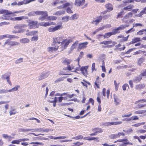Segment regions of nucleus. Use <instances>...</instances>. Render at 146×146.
Masks as SVG:
<instances>
[{
  "instance_id": "nucleus-1",
  "label": "nucleus",
  "mask_w": 146,
  "mask_h": 146,
  "mask_svg": "<svg viewBox=\"0 0 146 146\" xmlns=\"http://www.w3.org/2000/svg\"><path fill=\"white\" fill-rule=\"evenodd\" d=\"M64 40L62 36H56L53 38V44L54 46H56L60 45V44H61V45Z\"/></svg>"
},
{
  "instance_id": "nucleus-2",
  "label": "nucleus",
  "mask_w": 146,
  "mask_h": 146,
  "mask_svg": "<svg viewBox=\"0 0 146 146\" xmlns=\"http://www.w3.org/2000/svg\"><path fill=\"white\" fill-rule=\"evenodd\" d=\"M20 44L19 43L14 41H10L9 39L7 40L4 43V45H2L3 47H4L6 44H7L10 46H18Z\"/></svg>"
},
{
  "instance_id": "nucleus-3",
  "label": "nucleus",
  "mask_w": 146,
  "mask_h": 146,
  "mask_svg": "<svg viewBox=\"0 0 146 146\" xmlns=\"http://www.w3.org/2000/svg\"><path fill=\"white\" fill-rule=\"evenodd\" d=\"M72 40L71 39L64 40L61 46L59 48V49L61 48V49H60V51L63 50L64 49L66 48L67 46L69 44L72 42Z\"/></svg>"
},
{
  "instance_id": "nucleus-4",
  "label": "nucleus",
  "mask_w": 146,
  "mask_h": 146,
  "mask_svg": "<svg viewBox=\"0 0 146 146\" xmlns=\"http://www.w3.org/2000/svg\"><path fill=\"white\" fill-rule=\"evenodd\" d=\"M63 28L62 24H60L55 27L52 26L50 27L48 29V31L50 32H54L56 31L62 29Z\"/></svg>"
},
{
  "instance_id": "nucleus-5",
  "label": "nucleus",
  "mask_w": 146,
  "mask_h": 146,
  "mask_svg": "<svg viewBox=\"0 0 146 146\" xmlns=\"http://www.w3.org/2000/svg\"><path fill=\"white\" fill-rule=\"evenodd\" d=\"M38 22L36 21H31L29 22L28 26L30 29H34L38 27Z\"/></svg>"
},
{
  "instance_id": "nucleus-6",
  "label": "nucleus",
  "mask_w": 146,
  "mask_h": 146,
  "mask_svg": "<svg viewBox=\"0 0 146 146\" xmlns=\"http://www.w3.org/2000/svg\"><path fill=\"white\" fill-rule=\"evenodd\" d=\"M50 74L48 72H45L41 74L38 77V80L40 81L47 77Z\"/></svg>"
},
{
  "instance_id": "nucleus-7",
  "label": "nucleus",
  "mask_w": 146,
  "mask_h": 146,
  "mask_svg": "<svg viewBox=\"0 0 146 146\" xmlns=\"http://www.w3.org/2000/svg\"><path fill=\"white\" fill-rule=\"evenodd\" d=\"M129 26V25H120L119 27L114 29V31H116V32H117V34L119 33H120V32L119 31V30H121L124 29L126 27H128Z\"/></svg>"
},
{
  "instance_id": "nucleus-8",
  "label": "nucleus",
  "mask_w": 146,
  "mask_h": 146,
  "mask_svg": "<svg viewBox=\"0 0 146 146\" xmlns=\"http://www.w3.org/2000/svg\"><path fill=\"white\" fill-rule=\"evenodd\" d=\"M0 13H1L3 14L4 15H12V16H15L16 15H14V12H12L10 11H9L7 10H2L1 11Z\"/></svg>"
},
{
  "instance_id": "nucleus-9",
  "label": "nucleus",
  "mask_w": 146,
  "mask_h": 146,
  "mask_svg": "<svg viewBox=\"0 0 146 146\" xmlns=\"http://www.w3.org/2000/svg\"><path fill=\"white\" fill-rule=\"evenodd\" d=\"M53 47H49L47 48V50L48 52H54L56 51L60 46V45L54 46L52 44Z\"/></svg>"
},
{
  "instance_id": "nucleus-10",
  "label": "nucleus",
  "mask_w": 146,
  "mask_h": 146,
  "mask_svg": "<svg viewBox=\"0 0 146 146\" xmlns=\"http://www.w3.org/2000/svg\"><path fill=\"white\" fill-rule=\"evenodd\" d=\"M102 18V17L101 16H100L97 17L96 19H94L92 21V23L95 24L96 25H97L101 22Z\"/></svg>"
},
{
  "instance_id": "nucleus-11",
  "label": "nucleus",
  "mask_w": 146,
  "mask_h": 146,
  "mask_svg": "<svg viewBox=\"0 0 146 146\" xmlns=\"http://www.w3.org/2000/svg\"><path fill=\"white\" fill-rule=\"evenodd\" d=\"M40 25L41 26L47 27L51 25H54L55 23L52 22H42L40 23Z\"/></svg>"
},
{
  "instance_id": "nucleus-12",
  "label": "nucleus",
  "mask_w": 146,
  "mask_h": 146,
  "mask_svg": "<svg viewBox=\"0 0 146 146\" xmlns=\"http://www.w3.org/2000/svg\"><path fill=\"white\" fill-rule=\"evenodd\" d=\"M88 67L82 66L80 69V71H81L82 73L85 76H86L87 75L88 73L87 71Z\"/></svg>"
},
{
  "instance_id": "nucleus-13",
  "label": "nucleus",
  "mask_w": 146,
  "mask_h": 146,
  "mask_svg": "<svg viewBox=\"0 0 146 146\" xmlns=\"http://www.w3.org/2000/svg\"><path fill=\"white\" fill-rule=\"evenodd\" d=\"M117 32L114 31V30L112 32H109L106 33L104 35V38H108L111 36V35H114L117 34Z\"/></svg>"
},
{
  "instance_id": "nucleus-14",
  "label": "nucleus",
  "mask_w": 146,
  "mask_h": 146,
  "mask_svg": "<svg viewBox=\"0 0 146 146\" xmlns=\"http://www.w3.org/2000/svg\"><path fill=\"white\" fill-rule=\"evenodd\" d=\"M27 27V25H26L20 24L15 26L14 27V28L15 29H19V30H20L22 29H24L23 28Z\"/></svg>"
},
{
  "instance_id": "nucleus-15",
  "label": "nucleus",
  "mask_w": 146,
  "mask_h": 146,
  "mask_svg": "<svg viewBox=\"0 0 146 146\" xmlns=\"http://www.w3.org/2000/svg\"><path fill=\"white\" fill-rule=\"evenodd\" d=\"M88 42L79 44L78 48L80 49L85 48L87 47V45H88Z\"/></svg>"
},
{
  "instance_id": "nucleus-16",
  "label": "nucleus",
  "mask_w": 146,
  "mask_h": 146,
  "mask_svg": "<svg viewBox=\"0 0 146 146\" xmlns=\"http://www.w3.org/2000/svg\"><path fill=\"white\" fill-rule=\"evenodd\" d=\"M114 100L115 103L116 105H119L120 104L121 101L119 98L117 96L114 95Z\"/></svg>"
},
{
  "instance_id": "nucleus-17",
  "label": "nucleus",
  "mask_w": 146,
  "mask_h": 146,
  "mask_svg": "<svg viewBox=\"0 0 146 146\" xmlns=\"http://www.w3.org/2000/svg\"><path fill=\"white\" fill-rule=\"evenodd\" d=\"M133 14L132 13L130 12L127 14L123 17V18L122 19L123 21V23H124L125 22L124 21V19H125L129 18L131 17L132 16Z\"/></svg>"
},
{
  "instance_id": "nucleus-18",
  "label": "nucleus",
  "mask_w": 146,
  "mask_h": 146,
  "mask_svg": "<svg viewBox=\"0 0 146 146\" xmlns=\"http://www.w3.org/2000/svg\"><path fill=\"white\" fill-rule=\"evenodd\" d=\"M29 30L27 31L26 32H27L25 35L27 36H32L36 35L37 33L38 32L36 31H32L29 32Z\"/></svg>"
},
{
  "instance_id": "nucleus-19",
  "label": "nucleus",
  "mask_w": 146,
  "mask_h": 146,
  "mask_svg": "<svg viewBox=\"0 0 146 146\" xmlns=\"http://www.w3.org/2000/svg\"><path fill=\"white\" fill-rule=\"evenodd\" d=\"M20 88V86L19 85H17L14 87H13L12 89L7 91V92H9L17 91L18 90L19 88Z\"/></svg>"
},
{
  "instance_id": "nucleus-20",
  "label": "nucleus",
  "mask_w": 146,
  "mask_h": 146,
  "mask_svg": "<svg viewBox=\"0 0 146 146\" xmlns=\"http://www.w3.org/2000/svg\"><path fill=\"white\" fill-rule=\"evenodd\" d=\"M65 11L62 10L60 11H58L54 13L53 14L54 15L57 16H60L64 14L65 13Z\"/></svg>"
},
{
  "instance_id": "nucleus-21",
  "label": "nucleus",
  "mask_w": 146,
  "mask_h": 146,
  "mask_svg": "<svg viewBox=\"0 0 146 146\" xmlns=\"http://www.w3.org/2000/svg\"><path fill=\"white\" fill-rule=\"evenodd\" d=\"M142 78V77H141V76L140 75L139 76L135 77L133 79V81L134 82L137 83L141 80Z\"/></svg>"
},
{
  "instance_id": "nucleus-22",
  "label": "nucleus",
  "mask_w": 146,
  "mask_h": 146,
  "mask_svg": "<svg viewBox=\"0 0 146 146\" xmlns=\"http://www.w3.org/2000/svg\"><path fill=\"white\" fill-rule=\"evenodd\" d=\"M133 7L134 6L133 5L130 4L124 7L123 9L127 11H131Z\"/></svg>"
},
{
  "instance_id": "nucleus-23",
  "label": "nucleus",
  "mask_w": 146,
  "mask_h": 146,
  "mask_svg": "<svg viewBox=\"0 0 146 146\" xmlns=\"http://www.w3.org/2000/svg\"><path fill=\"white\" fill-rule=\"evenodd\" d=\"M72 60L70 59H65L62 62V63L64 64L69 65V64L72 62Z\"/></svg>"
},
{
  "instance_id": "nucleus-24",
  "label": "nucleus",
  "mask_w": 146,
  "mask_h": 146,
  "mask_svg": "<svg viewBox=\"0 0 146 146\" xmlns=\"http://www.w3.org/2000/svg\"><path fill=\"white\" fill-rule=\"evenodd\" d=\"M29 40L27 38H24L21 39L20 42L21 43L25 44L28 43L29 42Z\"/></svg>"
},
{
  "instance_id": "nucleus-25",
  "label": "nucleus",
  "mask_w": 146,
  "mask_h": 146,
  "mask_svg": "<svg viewBox=\"0 0 146 146\" xmlns=\"http://www.w3.org/2000/svg\"><path fill=\"white\" fill-rule=\"evenodd\" d=\"M145 60V58L143 57H142L140 58L137 59V64L138 65L141 66L142 64L143 63Z\"/></svg>"
},
{
  "instance_id": "nucleus-26",
  "label": "nucleus",
  "mask_w": 146,
  "mask_h": 146,
  "mask_svg": "<svg viewBox=\"0 0 146 146\" xmlns=\"http://www.w3.org/2000/svg\"><path fill=\"white\" fill-rule=\"evenodd\" d=\"M145 86L144 84H141L136 85L135 89L136 90H141L144 88Z\"/></svg>"
},
{
  "instance_id": "nucleus-27",
  "label": "nucleus",
  "mask_w": 146,
  "mask_h": 146,
  "mask_svg": "<svg viewBox=\"0 0 146 146\" xmlns=\"http://www.w3.org/2000/svg\"><path fill=\"white\" fill-rule=\"evenodd\" d=\"M11 73L9 72H7L6 73L2 75L1 76V78L3 79H6L7 77H10L11 75Z\"/></svg>"
},
{
  "instance_id": "nucleus-28",
  "label": "nucleus",
  "mask_w": 146,
  "mask_h": 146,
  "mask_svg": "<svg viewBox=\"0 0 146 146\" xmlns=\"http://www.w3.org/2000/svg\"><path fill=\"white\" fill-rule=\"evenodd\" d=\"M78 41H76L73 43L70 48V50L71 51L73 50L76 47L77 45L78 44Z\"/></svg>"
},
{
  "instance_id": "nucleus-29",
  "label": "nucleus",
  "mask_w": 146,
  "mask_h": 146,
  "mask_svg": "<svg viewBox=\"0 0 146 146\" xmlns=\"http://www.w3.org/2000/svg\"><path fill=\"white\" fill-rule=\"evenodd\" d=\"M106 7L108 10L109 11H111L113 9V8L112 5L110 3H108L106 4L105 5Z\"/></svg>"
},
{
  "instance_id": "nucleus-30",
  "label": "nucleus",
  "mask_w": 146,
  "mask_h": 146,
  "mask_svg": "<svg viewBox=\"0 0 146 146\" xmlns=\"http://www.w3.org/2000/svg\"><path fill=\"white\" fill-rule=\"evenodd\" d=\"M72 3H67L65 4L62 5V8H65L66 7L70 6L71 8H72Z\"/></svg>"
},
{
  "instance_id": "nucleus-31",
  "label": "nucleus",
  "mask_w": 146,
  "mask_h": 146,
  "mask_svg": "<svg viewBox=\"0 0 146 146\" xmlns=\"http://www.w3.org/2000/svg\"><path fill=\"white\" fill-rule=\"evenodd\" d=\"M93 131L95 132L96 133H100L103 132V130L101 128H95L93 130Z\"/></svg>"
},
{
  "instance_id": "nucleus-32",
  "label": "nucleus",
  "mask_w": 146,
  "mask_h": 146,
  "mask_svg": "<svg viewBox=\"0 0 146 146\" xmlns=\"http://www.w3.org/2000/svg\"><path fill=\"white\" fill-rule=\"evenodd\" d=\"M66 2L65 1H59V0H54V5H55L58 4L63 3Z\"/></svg>"
},
{
  "instance_id": "nucleus-33",
  "label": "nucleus",
  "mask_w": 146,
  "mask_h": 146,
  "mask_svg": "<svg viewBox=\"0 0 146 146\" xmlns=\"http://www.w3.org/2000/svg\"><path fill=\"white\" fill-rule=\"evenodd\" d=\"M140 41L141 40L140 38H136L132 39V41L130 42V44H133Z\"/></svg>"
},
{
  "instance_id": "nucleus-34",
  "label": "nucleus",
  "mask_w": 146,
  "mask_h": 146,
  "mask_svg": "<svg viewBox=\"0 0 146 146\" xmlns=\"http://www.w3.org/2000/svg\"><path fill=\"white\" fill-rule=\"evenodd\" d=\"M70 17L68 16H65L62 18V20L63 22H66L69 20Z\"/></svg>"
},
{
  "instance_id": "nucleus-35",
  "label": "nucleus",
  "mask_w": 146,
  "mask_h": 146,
  "mask_svg": "<svg viewBox=\"0 0 146 146\" xmlns=\"http://www.w3.org/2000/svg\"><path fill=\"white\" fill-rule=\"evenodd\" d=\"M84 55V53L82 52H80L79 56L77 58V59L75 60V61H77L78 62V64H79V63L80 59L82 58Z\"/></svg>"
},
{
  "instance_id": "nucleus-36",
  "label": "nucleus",
  "mask_w": 146,
  "mask_h": 146,
  "mask_svg": "<svg viewBox=\"0 0 146 146\" xmlns=\"http://www.w3.org/2000/svg\"><path fill=\"white\" fill-rule=\"evenodd\" d=\"M57 19L56 17L54 16H50L48 17L47 19L48 20L54 21L56 20Z\"/></svg>"
},
{
  "instance_id": "nucleus-37",
  "label": "nucleus",
  "mask_w": 146,
  "mask_h": 146,
  "mask_svg": "<svg viewBox=\"0 0 146 146\" xmlns=\"http://www.w3.org/2000/svg\"><path fill=\"white\" fill-rule=\"evenodd\" d=\"M109 137L110 139H115L118 138L117 133L115 134H111L109 135Z\"/></svg>"
},
{
  "instance_id": "nucleus-38",
  "label": "nucleus",
  "mask_w": 146,
  "mask_h": 146,
  "mask_svg": "<svg viewBox=\"0 0 146 146\" xmlns=\"http://www.w3.org/2000/svg\"><path fill=\"white\" fill-rule=\"evenodd\" d=\"M74 67V65L72 64L70 65H68L67 66V69L68 70V72H70L71 70L73 69Z\"/></svg>"
},
{
  "instance_id": "nucleus-39",
  "label": "nucleus",
  "mask_w": 146,
  "mask_h": 146,
  "mask_svg": "<svg viewBox=\"0 0 146 146\" xmlns=\"http://www.w3.org/2000/svg\"><path fill=\"white\" fill-rule=\"evenodd\" d=\"M26 31V29H22L20 30H19L17 31H13L12 32L13 33H23L25 31Z\"/></svg>"
},
{
  "instance_id": "nucleus-40",
  "label": "nucleus",
  "mask_w": 146,
  "mask_h": 146,
  "mask_svg": "<svg viewBox=\"0 0 146 146\" xmlns=\"http://www.w3.org/2000/svg\"><path fill=\"white\" fill-rule=\"evenodd\" d=\"M146 13V11L145 10V9H143L141 11L140 13L137 15V16L138 17H141L142 15H143L144 14Z\"/></svg>"
},
{
  "instance_id": "nucleus-41",
  "label": "nucleus",
  "mask_w": 146,
  "mask_h": 146,
  "mask_svg": "<svg viewBox=\"0 0 146 146\" xmlns=\"http://www.w3.org/2000/svg\"><path fill=\"white\" fill-rule=\"evenodd\" d=\"M111 43V41H104L100 43V44H104L105 45L109 44H110Z\"/></svg>"
},
{
  "instance_id": "nucleus-42",
  "label": "nucleus",
  "mask_w": 146,
  "mask_h": 146,
  "mask_svg": "<svg viewBox=\"0 0 146 146\" xmlns=\"http://www.w3.org/2000/svg\"><path fill=\"white\" fill-rule=\"evenodd\" d=\"M78 18V15L77 14H74L72 15L70 17L71 20L76 19Z\"/></svg>"
},
{
  "instance_id": "nucleus-43",
  "label": "nucleus",
  "mask_w": 146,
  "mask_h": 146,
  "mask_svg": "<svg viewBox=\"0 0 146 146\" xmlns=\"http://www.w3.org/2000/svg\"><path fill=\"white\" fill-rule=\"evenodd\" d=\"M23 62V58H20L15 61V63L16 64H19Z\"/></svg>"
},
{
  "instance_id": "nucleus-44",
  "label": "nucleus",
  "mask_w": 146,
  "mask_h": 146,
  "mask_svg": "<svg viewBox=\"0 0 146 146\" xmlns=\"http://www.w3.org/2000/svg\"><path fill=\"white\" fill-rule=\"evenodd\" d=\"M81 5V1L80 0H76L75 5L77 6H79Z\"/></svg>"
},
{
  "instance_id": "nucleus-45",
  "label": "nucleus",
  "mask_w": 146,
  "mask_h": 146,
  "mask_svg": "<svg viewBox=\"0 0 146 146\" xmlns=\"http://www.w3.org/2000/svg\"><path fill=\"white\" fill-rule=\"evenodd\" d=\"M34 0H24L23 1L22 3L23 4H26L29 3L31 2L34 1Z\"/></svg>"
},
{
  "instance_id": "nucleus-46",
  "label": "nucleus",
  "mask_w": 146,
  "mask_h": 146,
  "mask_svg": "<svg viewBox=\"0 0 146 146\" xmlns=\"http://www.w3.org/2000/svg\"><path fill=\"white\" fill-rule=\"evenodd\" d=\"M145 31L146 32V29H142L139 31V32H137V35H141L143 34V32Z\"/></svg>"
},
{
  "instance_id": "nucleus-47",
  "label": "nucleus",
  "mask_w": 146,
  "mask_h": 146,
  "mask_svg": "<svg viewBox=\"0 0 146 146\" xmlns=\"http://www.w3.org/2000/svg\"><path fill=\"white\" fill-rule=\"evenodd\" d=\"M83 138V137L82 135H80L72 138V139L78 140L81 139Z\"/></svg>"
},
{
  "instance_id": "nucleus-48",
  "label": "nucleus",
  "mask_w": 146,
  "mask_h": 146,
  "mask_svg": "<svg viewBox=\"0 0 146 146\" xmlns=\"http://www.w3.org/2000/svg\"><path fill=\"white\" fill-rule=\"evenodd\" d=\"M144 102H146V100L144 99L139 100L135 102L136 104H139L140 103H142Z\"/></svg>"
},
{
  "instance_id": "nucleus-49",
  "label": "nucleus",
  "mask_w": 146,
  "mask_h": 146,
  "mask_svg": "<svg viewBox=\"0 0 146 146\" xmlns=\"http://www.w3.org/2000/svg\"><path fill=\"white\" fill-rule=\"evenodd\" d=\"M41 15L43 16V17H46L48 16L47 12L46 11H41Z\"/></svg>"
},
{
  "instance_id": "nucleus-50",
  "label": "nucleus",
  "mask_w": 146,
  "mask_h": 146,
  "mask_svg": "<svg viewBox=\"0 0 146 146\" xmlns=\"http://www.w3.org/2000/svg\"><path fill=\"white\" fill-rule=\"evenodd\" d=\"M133 27H142L143 26V25L141 23H134L133 24Z\"/></svg>"
},
{
  "instance_id": "nucleus-51",
  "label": "nucleus",
  "mask_w": 146,
  "mask_h": 146,
  "mask_svg": "<svg viewBox=\"0 0 146 146\" xmlns=\"http://www.w3.org/2000/svg\"><path fill=\"white\" fill-rule=\"evenodd\" d=\"M127 87L129 89V87L128 84H125L123 85L122 86L123 89V90L125 91L126 90V88Z\"/></svg>"
},
{
  "instance_id": "nucleus-52",
  "label": "nucleus",
  "mask_w": 146,
  "mask_h": 146,
  "mask_svg": "<svg viewBox=\"0 0 146 146\" xmlns=\"http://www.w3.org/2000/svg\"><path fill=\"white\" fill-rule=\"evenodd\" d=\"M57 98L56 97H54V100L53 101H52V102H51L53 103V106L54 107H55L56 106V103L57 102Z\"/></svg>"
},
{
  "instance_id": "nucleus-53",
  "label": "nucleus",
  "mask_w": 146,
  "mask_h": 146,
  "mask_svg": "<svg viewBox=\"0 0 146 146\" xmlns=\"http://www.w3.org/2000/svg\"><path fill=\"white\" fill-rule=\"evenodd\" d=\"M83 143L77 142L75 143H73V146H78L82 145L83 144Z\"/></svg>"
},
{
  "instance_id": "nucleus-54",
  "label": "nucleus",
  "mask_w": 146,
  "mask_h": 146,
  "mask_svg": "<svg viewBox=\"0 0 146 146\" xmlns=\"http://www.w3.org/2000/svg\"><path fill=\"white\" fill-rule=\"evenodd\" d=\"M30 144H39L41 145L42 146L44 145V144L42 143L38 142H32L30 143Z\"/></svg>"
},
{
  "instance_id": "nucleus-55",
  "label": "nucleus",
  "mask_w": 146,
  "mask_h": 146,
  "mask_svg": "<svg viewBox=\"0 0 146 146\" xmlns=\"http://www.w3.org/2000/svg\"><path fill=\"white\" fill-rule=\"evenodd\" d=\"M28 15L29 16H35V11H31L29 13Z\"/></svg>"
},
{
  "instance_id": "nucleus-56",
  "label": "nucleus",
  "mask_w": 146,
  "mask_h": 146,
  "mask_svg": "<svg viewBox=\"0 0 146 146\" xmlns=\"http://www.w3.org/2000/svg\"><path fill=\"white\" fill-rule=\"evenodd\" d=\"M144 53H145V51L139 50L134 52V54H138L141 53L144 54Z\"/></svg>"
},
{
  "instance_id": "nucleus-57",
  "label": "nucleus",
  "mask_w": 146,
  "mask_h": 146,
  "mask_svg": "<svg viewBox=\"0 0 146 146\" xmlns=\"http://www.w3.org/2000/svg\"><path fill=\"white\" fill-rule=\"evenodd\" d=\"M38 37L37 36H34L31 38V40L32 41H36L38 40Z\"/></svg>"
},
{
  "instance_id": "nucleus-58",
  "label": "nucleus",
  "mask_w": 146,
  "mask_h": 146,
  "mask_svg": "<svg viewBox=\"0 0 146 146\" xmlns=\"http://www.w3.org/2000/svg\"><path fill=\"white\" fill-rule=\"evenodd\" d=\"M11 143L12 144H19L20 142L19 141V139H18L13 140L12 141Z\"/></svg>"
},
{
  "instance_id": "nucleus-59",
  "label": "nucleus",
  "mask_w": 146,
  "mask_h": 146,
  "mask_svg": "<svg viewBox=\"0 0 146 146\" xmlns=\"http://www.w3.org/2000/svg\"><path fill=\"white\" fill-rule=\"evenodd\" d=\"M66 11L68 13H72L73 12L70 7H68L66 9Z\"/></svg>"
},
{
  "instance_id": "nucleus-60",
  "label": "nucleus",
  "mask_w": 146,
  "mask_h": 146,
  "mask_svg": "<svg viewBox=\"0 0 146 146\" xmlns=\"http://www.w3.org/2000/svg\"><path fill=\"white\" fill-rule=\"evenodd\" d=\"M124 11L123 10H122L119 13H118L117 17L118 18L120 17L121 15L124 14Z\"/></svg>"
},
{
  "instance_id": "nucleus-61",
  "label": "nucleus",
  "mask_w": 146,
  "mask_h": 146,
  "mask_svg": "<svg viewBox=\"0 0 146 146\" xmlns=\"http://www.w3.org/2000/svg\"><path fill=\"white\" fill-rule=\"evenodd\" d=\"M135 31V30L133 29V28H132L128 31H125L126 33H129Z\"/></svg>"
},
{
  "instance_id": "nucleus-62",
  "label": "nucleus",
  "mask_w": 146,
  "mask_h": 146,
  "mask_svg": "<svg viewBox=\"0 0 146 146\" xmlns=\"http://www.w3.org/2000/svg\"><path fill=\"white\" fill-rule=\"evenodd\" d=\"M3 137L7 139H10L11 138V136H8L7 135L5 134H3Z\"/></svg>"
},
{
  "instance_id": "nucleus-63",
  "label": "nucleus",
  "mask_w": 146,
  "mask_h": 146,
  "mask_svg": "<svg viewBox=\"0 0 146 146\" xmlns=\"http://www.w3.org/2000/svg\"><path fill=\"white\" fill-rule=\"evenodd\" d=\"M138 133H144L146 132V130L144 129L139 130L137 131Z\"/></svg>"
},
{
  "instance_id": "nucleus-64",
  "label": "nucleus",
  "mask_w": 146,
  "mask_h": 146,
  "mask_svg": "<svg viewBox=\"0 0 146 146\" xmlns=\"http://www.w3.org/2000/svg\"><path fill=\"white\" fill-rule=\"evenodd\" d=\"M141 77L146 76V70H143L140 74Z\"/></svg>"
}]
</instances>
